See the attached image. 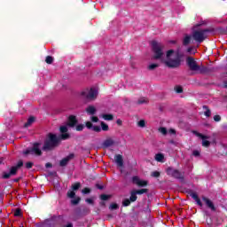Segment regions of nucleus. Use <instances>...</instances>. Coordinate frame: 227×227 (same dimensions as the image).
Wrapping results in <instances>:
<instances>
[{"mask_svg":"<svg viewBox=\"0 0 227 227\" xmlns=\"http://www.w3.org/2000/svg\"><path fill=\"white\" fill-rule=\"evenodd\" d=\"M75 125H77V117H75V115H70L67 125H62L59 128V134L48 133L44 143H61V141L70 139L71 136L68 133V127L74 128Z\"/></svg>","mask_w":227,"mask_h":227,"instance_id":"obj_1","label":"nucleus"},{"mask_svg":"<svg viewBox=\"0 0 227 227\" xmlns=\"http://www.w3.org/2000/svg\"><path fill=\"white\" fill-rule=\"evenodd\" d=\"M186 65L192 72H199V74H210L215 72V68L214 67H207L205 66L198 65V62H196L192 57L186 58Z\"/></svg>","mask_w":227,"mask_h":227,"instance_id":"obj_2","label":"nucleus"},{"mask_svg":"<svg viewBox=\"0 0 227 227\" xmlns=\"http://www.w3.org/2000/svg\"><path fill=\"white\" fill-rule=\"evenodd\" d=\"M152 51L153 57L152 59H159L161 63L164 61V44L157 41H152Z\"/></svg>","mask_w":227,"mask_h":227,"instance_id":"obj_3","label":"nucleus"},{"mask_svg":"<svg viewBox=\"0 0 227 227\" xmlns=\"http://www.w3.org/2000/svg\"><path fill=\"white\" fill-rule=\"evenodd\" d=\"M173 54H175V51L168 50L166 54L167 60L166 59H164V61H162L161 63H164V65H166V67H168V68H178V67L182 65V61L180 60V58L171 59V56H173Z\"/></svg>","mask_w":227,"mask_h":227,"instance_id":"obj_4","label":"nucleus"},{"mask_svg":"<svg viewBox=\"0 0 227 227\" xmlns=\"http://www.w3.org/2000/svg\"><path fill=\"white\" fill-rule=\"evenodd\" d=\"M24 166V161L22 160H20L16 166H12L10 168L9 172L4 171L2 173V178L3 180H8L12 178V176H15L17 173H19V169Z\"/></svg>","mask_w":227,"mask_h":227,"instance_id":"obj_5","label":"nucleus"},{"mask_svg":"<svg viewBox=\"0 0 227 227\" xmlns=\"http://www.w3.org/2000/svg\"><path fill=\"white\" fill-rule=\"evenodd\" d=\"M207 33H210V29H198L192 32V36L195 42L201 43L202 42H205L207 38H208V35H207Z\"/></svg>","mask_w":227,"mask_h":227,"instance_id":"obj_6","label":"nucleus"},{"mask_svg":"<svg viewBox=\"0 0 227 227\" xmlns=\"http://www.w3.org/2000/svg\"><path fill=\"white\" fill-rule=\"evenodd\" d=\"M42 149H40V143H35L33 146L27 148L22 152L25 157L27 155H34L35 157H42Z\"/></svg>","mask_w":227,"mask_h":227,"instance_id":"obj_7","label":"nucleus"},{"mask_svg":"<svg viewBox=\"0 0 227 227\" xmlns=\"http://www.w3.org/2000/svg\"><path fill=\"white\" fill-rule=\"evenodd\" d=\"M81 97L85 100H89L90 102L97 100V97H98V90L93 88L85 89L81 92Z\"/></svg>","mask_w":227,"mask_h":227,"instance_id":"obj_8","label":"nucleus"},{"mask_svg":"<svg viewBox=\"0 0 227 227\" xmlns=\"http://www.w3.org/2000/svg\"><path fill=\"white\" fill-rule=\"evenodd\" d=\"M167 175L168 176H172V178H176V180H180L181 182H185V173L180 172V170L176 168H173V167H168L167 168Z\"/></svg>","mask_w":227,"mask_h":227,"instance_id":"obj_9","label":"nucleus"},{"mask_svg":"<svg viewBox=\"0 0 227 227\" xmlns=\"http://www.w3.org/2000/svg\"><path fill=\"white\" fill-rule=\"evenodd\" d=\"M132 184H135V185H137L138 187H146V185H148V181L140 180L139 176H134L132 177Z\"/></svg>","mask_w":227,"mask_h":227,"instance_id":"obj_10","label":"nucleus"},{"mask_svg":"<svg viewBox=\"0 0 227 227\" xmlns=\"http://www.w3.org/2000/svg\"><path fill=\"white\" fill-rule=\"evenodd\" d=\"M59 143H44L43 146V152H51L54 150V148H57L59 146Z\"/></svg>","mask_w":227,"mask_h":227,"instance_id":"obj_11","label":"nucleus"},{"mask_svg":"<svg viewBox=\"0 0 227 227\" xmlns=\"http://www.w3.org/2000/svg\"><path fill=\"white\" fill-rule=\"evenodd\" d=\"M74 157H75V154L70 153L68 156H67L66 158L62 159L59 161V166L61 168H65V166H67L68 162H70V160H72V159H74Z\"/></svg>","mask_w":227,"mask_h":227,"instance_id":"obj_12","label":"nucleus"},{"mask_svg":"<svg viewBox=\"0 0 227 227\" xmlns=\"http://www.w3.org/2000/svg\"><path fill=\"white\" fill-rule=\"evenodd\" d=\"M192 132L194 134V136H196L200 139H202V143H210V141L207 140V139H210L209 136H205L196 130H192Z\"/></svg>","mask_w":227,"mask_h":227,"instance_id":"obj_13","label":"nucleus"},{"mask_svg":"<svg viewBox=\"0 0 227 227\" xmlns=\"http://www.w3.org/2000/svg\"><path fill=\"white\" fill-rule=\"evenodd\" d=\"M202 200H204L207 208H210V210H212V212H215V210H216L215 206L214 205V202H212V200H210V199H208L207 197H202Z\"/></svg>","mask_w":227,"mask_h":227,"instance_id":"obj_14","label":"nucleus"},{"mask_svg":"<svg viewBox=\"0 0 227 227\" xmlns=\"http://www.w3.org/2000/svg\"><path fill=\"white\" fill-rule=\"evenodd\" d=\"M189 195L191 196V198H192V200H194V201H196V203H197V205H199V207H203V203L201 202V200L198 196V193H196L194 192H190Z\"/></svg>","mask_w":227,"mask_h":227,"instance_id":"obj_15","label":"nucleus"},{"mask_svg":"<svg viewBox=\"0 0 227 227\" xmlns=\"http://www.w3.org/2000/svg\"><path fill=\"white\" fill-rule=\"evenodd\" d=\"M114 146V143H102L100 145L98 146V149L102 148L103 150H109L113 151V147Z\"/></svg>","mask_w":227,"mask_h":227,"instance_id":"obj_16","label":"nucleus"},{"mask_svg":"<svg viewBox=\"0 0 227 227\" xmlns=\"http://www.w3.org/2000/svg\"><path fill=\"white\" fill-rule=\"evenodd\" d=\"M115 162H116L117 166H119V168L123 167V156H121V154H116L115 155Z\"/></svg>","mask_w":227,"mask_h":227,"instance_id":"obj_17","label":"nucleus"},{"mask_svg":"<svg viewBox=\"0 0 227 227\" xmlns=\"http://www.w3.org/2000/svg\"><path fill=\"white\" fill-rule=\"evenodd\" d=\"M129 200L131 203L137 201V193L136 192V190L130 192Z\"/></svg>","mask_w":227,"mask_h":227,"instance_id":"obj_18","label":"nucleus"},{"mask_svg":"<svg viewBox=\"0 0 227 227\" xmlns=\"http://www.w3.org/2000/svg\"><path fill=\"white\" fill-rule=\"evenodd\" d=\"M86 113H88V114L93 115L97 113V108H95L93 106H89L86 108Z\"/></svg>","mask_w":227,"mask_h":227,"instance_id":"obj_19","label":"nucleus"},{"mask_svg":"<svg viewBox=\"0 0 227 227\" xmlns=\"http://www.w3.org/2000/svg\"><path fill=\"white\" fill-rule=\"evenodd\" d=\"M102 118H104L106 121H113V120H114V116L111 114H104Z\"/></svg>","mask_w":227,"mask_h":227,"instance_id":"obj_20","label":"nucleus"},{"mask_svg":"<svg viewBox=\"0 0 227 227\" xmlns=\"http://www.w3.org/2000/svg\"><path fill=\"white\" fill-rule=\"evenodd\" d=\"M203 109H205L204 114L207 116V118H210L212 115V112L208 109L207 106H203Z\"/></svg>","mask_w":227,"mask_h":227,"instance_id":"obj_21","label":"nucleus"},{"mask_svg":"<svg viewBox=\"0 0 227 227\" xmlns=\"http://www.w3.org/2000/svg\"><path fill=\"white\" fill-rule=\"evenodd\" d=\"M155 160H157V162H162L164 160V154L157 153L155 155Z\"/></svg>","mask_w":227,"mask_h":227,"instance_id":"obj_22","label":"nucleus"},{"mask_svg":"<svg viewBox=\"0 0 227 227\" xmlns=\"http://www.w3.org/2000/svg\"><path fill=\"white\" fill-rule=\"evenodd\" d=\"M72 191H79V189H81V183L76 182L74 184H72L71 186Z\"/></svg>","mask_w":227,"mask_h":227,"instance_id":"obj_23","label":"nucleus"},{"mask_svg":"<svg viewBox=\"0 0 227 227\" xmlns=\"http://www.w3.org/2000/svg\"><path fill=\"white\" fill-rule=\"evenodd\" d=\"M191 43V35H185L183 40V45H189Z\"/></svg>","mask_w":227,"mask_h":227,"instance_id":"obj_24","label":"nucleus"},{"mask_svg":"<svg viewBox=\"0 0 227 227\" xmlns=\"http://www.w3.org/2000/svg\"><path fill=\"white\" fill-rule=\"evenodd\" d=\"M118 140L115 137H108L104 143H116Z\"/></svg>","mask_w":227,"mask_h":227,"instance_id":"obj_25","label":"nucleus"},{"mask_svg":"<svg viewBox=\"0 0 227 227\" xmlns=\"http://www.w3.org/2000/svg\"><path fill=\"white\" fill-rule=\"evenodd\" d=\"M35 117H29L27 123H25V127H29V125H33V123H35Z\"/></svg>","mask_w":227,"mask_h":227,"instance_id":"obj_26","label":"nucleus"},{"mask_svg":"<svg viewBox=\"0 0 227 227\" xmlns=\"http://www.w3.org/2000/svg\"><path fill=\"white\" fill-rule=\"evenodd\" d=\"M137 104H138L139 106L143 105V104H148V98H141L137 100Z\"/></svg>","mask_w":227,"mask_h":227,"instance_id":"obj_27","label":"nucleus"},{"mask_svg":"<svg viewBox=\"0 0 227 227\" xmlns=\"http://www.w3.org/2000/svg\"><path fill=\"white\" fill-rule=\"evenodd\" d=\"M158 130L162 136H168V129L165 127H160Z\"/></svg>","mask_w":227,"mask_h":227,"instance_id":"obj_28","label":"nucleus"},{"mask_svg":"<svg viewBox=\"0 0 227 227\" xmlns=\"http://www.w3.org/2000/svg\"><path fill=\"white\" fill-rule=\"evenodd\" d=\"M136 193L137 194H146V192H148V189L146 188H143V189H140V190H135Z\"/></svg>","mask_w":227,"mask_h":227,"instance_id":"obj_29","label":"nucleus"},{"mask_svg":"<svg viewBox=\"0 0 227 227\" xmlns=\"http://www.w3.org/2000/svg\"><path fill=\"white\" fill-rule=\"evenodd\" d=\"M81 203V197H76L74 200H71V205H79Z\"/></svg>","mask_w":227,"mask_h":227,"instance_id":"obj_30","label":"nucleus"},{"mask_svg":"<svg viewBox=\"0 0 227 227\" xmlns=\"http://www.w3.org/2000/svg\"><path fill=\"white\" fill-rule=\"evenodd\" d=\"M101 129L105 132H107V130H109V125H107L106 122L102 121L101 122Z\"/></svg>","mask_w":227,"mask_h":227,"instance_id":"obj_31","label":"nucleus"},{"mask_svg":"<svg viewBox=\"0 0 227 227\" xmlns=\"http://www.w3.org/2000/svg\"><path fill=\"white\" fill-rule=\"evenodd\" d=\"M130 203H132V201L130 200V199H125L122 201V206L123 207H130Z\"/></svg>","mask_w":227,"mask_h":227,"instance_id":"obj_32","label":"nucleus"},{"mask_svg":"<svg viewBox=\"0 0 227 227\" xmlns=\"http://www.w3.org/2000/svg\"><path fill=\"white\" fill-rule=\"evenodd\" d=\"M118 208H120V206L116 203H112L109 206V210H118Z\"/></svg>","mask_w":227,"mask_h":227,"instance_id":"obj_33","label":"nucleus"},{"mask_svg":"<svg viewBox=\"0 0 227 227\" xmlns=\"http://www.w3.org/2000/svg\"><path fill=\"white\" fill-rule=\"evenodd\" d=\"M14 216H15V217H20V216H22V209L17 208V209L14 211Z\"/></svg>","mask_w":227,"mask_h":227,"instance_id":"obj_34","label":"nucleus"},{"mask_svg":"<svg viewBox=\"0 0 227 227\" xmlns=\"http://www.w3.org/2000/svg\"><path fill=\"white\" fill-rule=\"evenodd\" d=\"M53 61H54V58H52L51 56H47L46 59H45V62L48 65H52Z\"/></svg>","mask_w":227,"mask_h":227,"instance_id":"obj_35","label":"nucleus"},{"mask_svg":"<svg viewBox=\"0 0 227 227\" xmlns=\"http://www.w3.org/2000/svg\"><path fill=\"white\" fill-rule=\"evenodd\" d=\"M137 126L140 127L141 129H145V127H146V122L145 121V120H140L137 122Z\"/></svg>","mask_w":227,"mask_h":227,"instance_id":"obj_36","label":"nucleus"},{"mask_svg":"<svg viewBox=\"0 0 227 227\" xmlns=\"http://www.w3.org/2000/svg\"><path fill=\"white\" fill-rule=\"evenodd\" d=\"M67 197L71 199L75 198V192L74 190H69L67 192Z\"/></svg>","mask_w":227,"mask_h":227,"instance_id":"obj_37","label":"nucleus"},{"mask_svg":"<svg viewBox=\"0 0 227 227\" xmlns=\"http://www.w3.org/2000/svg\"><path fill=\"white\" fill-rule=\"evenodd\" d=\"M111 198V195H107V194H101L100 195V200L102 201H107V200H109Z\"/></svg>","mask_w":227,"mask_h":227,"instance_id":"obj_38","label":"nucleus"},{"mask_svg":"<svg viewBox=\"0 0 227 227\" xmlns=\"http://www.w3.org/2000/svg\"><path fill=\"white\" fill-rule=\"evenodd\" d=\"M147 68L148 70H155V68H159V64H150Z\"/></svg>","mask_w":227,"mask_h":227,"instance_id":"obj_39","label":"nucleus"},{"mask_svg":"<svg viewBox=\"0 0 227 227\" xmlns=\"http://www.w3.org/2000/svg\"><path fill=\"white\" fill-rule=\"evenodd\" d=\"M151 176H153V178H159V176H160V172L153 171L151 173Z\"/></svg>","mask_w":227,"mask_h":227,"instance_id":"obj_40","label":"nucleus"},{"mask_svg":"<svg viewBox=\"0 0 227 227\" xmlns=\"http://www.w3.org/2000/svg\"><path fill=\"white\" fill-rule=\"evenodd\" d=\"M124 142L127 143L129 141H132V136L130 135H124L123 136Z\"/></svg>","mask_w":227,"mask_h":227,"instance_id":"obj_41","label":"nucleus"},{"mask_svg":"<svg viewBox=\"0 0 227 227\" xmlns=\"http://www.w3.org/2000/svg\"><path fill=\"white\" fill-rule=\"evenodd\" d=\"M175 91L176 93H184V89L182 88V86H176L175 87Z\"/></svg>","mask_w":227,"mask_h":227,"instance_id":"obj_42","label":"nucleus"},{"mask_svg":"<svg viewBox=\"0 0 227 227\" xmlns=\"http://www.w3.org/2000/svg\"><path fill=\"white\" fill-rule=\"evenodd\" d=\"M193 157H200L201 155V151L200 150H194L192 152Z\"/></svg>","mask_w":227,"mask_h":227,"instance_id":"obj_43","label":"nucleus"},{"mask_svg":"<svg viewBox=\"0 0 227 227\" xmlns=\"http://www.w3.org/2000/svg\"><path fill=\"white\" fill-rule=\"evenodd\" d=\"M33 166H35V163H33L32 161H27L25 164V167L27 168V169H31V168H33Z\"/></svg>","mask_w":227,"mask_h":227,"instance_id":"obj_44","label":"nucleus"},{"mask_svg":"<svg viewBox=\"0 0 227 227\" xmlns=\"http://www.w3.org/2000/svg\"><path fill=\"white\" fill-rule=\"evenodd\" d=\"M82 194H90L91 192V189L89 187H85L82 190Z\"/></svg>","mask_w":227,"mask_h":227,"instance_id":"obj_45","label":"nucleus"},{"mask_svg":"<svg viewBox=\"0 0 227 227\" xmlns=\"http://www.w3.org/2000/svg\"><path fill=\"white\" fill-rule=\"evenodd\" d=\"M168 134H169V136H176V129H169Z\"/></svg>","mask_w":227,"mask_h":227,"instance_id":"obj_46","label":"nucleus"},{"mask_svg":"<svg viewBox=\"0 0 227 227\" xmlns=\"http://www.w3.org/2000/svg\"><path fill=\"white\" fill-rule=\"evenodd\" d=\"M83 129H84V124H79V125L76 126V130H77L78 132H81V131H82Z\"/></svg>","mask_w":227,"mask_h":227,"instance_id":"obj_47","label":"nucleus"},{"mask_svg":"<svg viewBox=\"0 0 227 227\" xmlns=\"http://www.w3.org/2000/svg\"><path fill=\"white\" fill-rule=\"evenodd\" d=\"M92 130L94 132H100L102 130V128H100V126H92Z\"/></svg>","mask_w":227,"mask_h":227,"instance_id":"obj_48","label":"nucleus"},{"mask_svg":"<svg viewBox=\"0 0 227 227\" xmlns=\"http://www.w3.org/2000/svg\"><path fill=\"white\" fill-rule=\"evenodd\" d=\"M86 127L87 129H93V123H91V121H87L86 122Z\"/></svg>","mask_w":227,"mask_h":227,"instance_id":"obj_49","label":"nucleus"},{"mask_svg":"<svg viewBox=\"0 0 227 227\" xmlns=\"http://www.w3.org/2000/svg\"><path fill=\"white\" fill-rule=\"evenodd\" d=\"M91 121H93L94 123H97L98 121V117L97 116H92L91 117Z\"/></svg>","mask_w":227,"mask_h":227,"instance_id":"obj_50","label":"nucleus"},{"mask_svg":"<svg viewBox=\"0 0 227 227\" xmlns=\"http://www.w3.org/2000/svg\"><path fill=\"white\" fill-rule=\"evenodd\" d=\"M86 203H89V205H93V199H86L85 200Z\"/></svg>","mask_w":227,"mask_h":227,"instance_id":"obj_51","label":"nucleus"},{"mask_svg":"<svg viewBox=\"0 0 227 227\" xmlns=\"http://www.w3.org/2000/svg\"><path fill=\"white\" fill-rule=\"evenodd\" d=\"M214 120H215V121H221V115H215V116H214Z\"/></svg>","mask_w":227,"mask_h":227,"instance_id":"obj_52","label":"nucleus"},{"mask_svg":"<svg viewBox=\"0 0 227 227\" xmlns=\"http://www.w3.org/2000/svg\"><path fill=\"white\" fill-rule=\"evenodd\" d=\"M45 168H46L47 169H49V168H52V163L47 162V163L45 164Z\"/></svg>","mask_w":227,"mask_h":227,"instance_id":"obj_53","label":"nucleus"},{"mask_svg":"<svg viewBox=\"0 0 227 227\" xmlns=\"http://www.w3.org/2000/svg\"><path fill=\"white\" fill-rule=\"evenodd\" d=\"M97 189H99V191H102L104 189L103 185H100L98 184H96Z\"/></svg>","mask_w":227,"mask_h":227,"instance_id":"obj_54","label":"nucleus"},{"mask_svg":"<svg viewBox=\"0 0 227 227\" xmlns=\"http://www.w3.org/2000/svg\"><path fill=\"white\" fill-rule=\"evenodd\" d=\"M202 146H204V148H208V146H210V143H202Z\"/></svg>","mask_w":227,"mask_h":227,"instance_id":"obj_55","label":"nucleus"},{"mask_svg":"<svg viewBox=\"0 0 227 227\" xmlns=\"http://www.w3.org/2000/svg\"><path fill=\"white\" fill-rule=\"evenodd\" d=\"M13 182H15L16 184L20 182V177H18V178H14L13 179Z\"/></svg>","mask_w":227,"mask_h":227,"instance_id":"obj_56","label":"nucleus"},{"mask_svg":"<svg viewBox=\"0 0 227 227\" xmlns=\"http://www.w3.org/2000/svg\"><path fill=\"white\" fill-rule=\"evenodd\" d=\"M117 123H118V125H121V120H117Z\"/></svg>","mask_w":227,"mask_h":227,"instance_id":"obj_57","label":"nucleus"},{"mask_svg":"<svg viewBox=\"0 0 227 227\" xmlns=\"http://www.w3.org/2000/svg\"><path fill=\"white\" fill-rule=\"evenodd\" d=\"M191 51H192V48H188L187 51L191 52Z\"/></svg>","mask_w":227,"mask_h":227,"instance_id":"obj_58","label":"nucleus"},{"mask_svg":"<svg viewBox=\"0 0 227 227\" xmlns=\"http://www.w3.org/2000/svg\"><path fill=\"white\" fill-rule=\"evenodd\" d=\"M101 205H106V203H104V202H101Z\"/></svg>","mask_w":227,"mask_h":227,"instance_id":"obj_59","label":"nucleus"},{"mask_svg":"<svg viewBox=\"0 0 227 227\" xmlns=\"http://www.w3.org/2000/svg\"><path fill=\"white\" fill-rule=\"evenodd\" d=\"M0 164H3V161L0 160Z\"/></svg>","mask_w":227,"mask_h":227,"instance_id":"obj_60","label":"nucleus"}]
</instances>
